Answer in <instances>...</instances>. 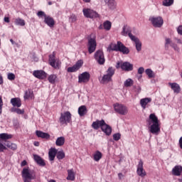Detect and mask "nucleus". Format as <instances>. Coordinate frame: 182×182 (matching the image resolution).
Instances as JSON below:
<instances>
[{
    "label": "nucleus",
    "instance_id": "1",
    "mask_svg": "<svg viewBox=\"0 0 182 182\" xmlns=\"http://www.w3.org/2000/svg\"><path fill=\"white\" fill-rule=\"evenodd\" d=\"M149 127V132L152 134H159L160 133V121L156 114L153 113L149 115V119L148 120Z\"/></svg>",
    "mask_w": 182,
    "mask_h": 182
},
{
    "label": "nucleus",
    "instance_id": "2",
    "mask_svg": "<svg viewBox=\"0 0 182 182\" xmlns=\"http://www.w3.org/2000/svg\"><path fill=\"white\" fill-rule=\"evenodd\" d=\"M92 127L94 130H99V129H101L102 132H105L106 136H110V134H112V127L106 124V122H105L104 119H97L95 122H93Z\"/></svg>",
    "mask_w": 182,
    "mask_h": 182
},
{
    "label": "nucleus",
    "instance_id": "3",
    "mask_svg": "<svg viewBox=\"0 0 182 182\" xmlns=\"http://www.w3.org/2000/svg\"><path fill=\"white\" fill-rule=\"evenodd\" d=\"M108 50L109 52H111V50L121 52L124 55H129V53H130L129 48L124 46L121 41H117V44L111 43L108 47Z\"/></svg>",
    "mask_w": 182,
    "mask_h": 182
},
{
    "label": "nucleus",
    "instance_id": "4",
    "mask_svg": "<svg viewBox=\"0 0 182 182\" xmlns=\"http://www.w3.org/2000/svg\"><path fill=\"white\" fill-rule=\"evenodd\" d=\"M21 177L23 182H32V180H36V173L29 170V168H24L21 171Z\"/></svg>",
    "mask_w": 182,
    "mask_h": 182
},
{
    "label": "nucleus",
    "instance_id": "5",
    "mask_svg": "<svg viewBox=\"0 0 182 182\" xmlns=\"http://www.w3.org/2000/svg\"><path fill=\"white\" fill-rule=\"evenodd\" d=\"M37 16H38V18H44V23L48 26L49 28H53V26H55V23H56V22L55 21V18H53L50 16L46 15L45 11H38Z\"/></svg>",
    "mask_w": 182,
    "mask_h": 182
},
{
    "label": "nucleus",
    "instance_id": "6",
    "mask_svg": "<svg viewBox=\"0 0 182 182\" xmlns=\"http://www.w3.org/2000/svg\"><path fill=\"white\" fill-rule=\"evenodd\" d=\"M58 123H60V126H68L69 123H72V114L70 112H61Z\"/></svg>",
    "mask_w": 182,
    "mask_h": 182
},
{
    "label": "nucleus",
    "instance_id": "7",
    "mask_svg": "<svg viewBox=\"0 0 182 182\" xmlns=\"http://www.w3.org/2000/svg\"><path fill=\"white\" fill-rule=\"evenodd\" d=\"M115 72H116V70L113 67H109L107 70L106 74L102 76V78L101 80L102 83L105 85L106 83H109V82H112V78L114 75Z\"/></svg>",
    "mask_w": 182,
    "mask_h": 182
},
{
    "label": "nucleus",
    "instance_id": "8",
    "mask_svg": "<svg viewBox=\"0 0 182 182\" xmlns=\"http://www.w3.org/2000/svg\"><path fill=\"white\" fill-rule=\"evenodd\" d=\"M113 107L114 112L118 113V114H121L122 116H126L129 113V108L123 104H120L117 102L113 105Z\"/></svg>",
    "mask_w": 182,
    "mask_h": 182
},
{
    "label": "nucleus",
    "instance_id": "9",
    "mask_svg": "<svg viewBox=\"0 0 182 182\" xmlns=\"http://www.w3.org/2000/svg\"><path fill=\"white\" fill-rule=\"evenodd\" d=\"M56 54L53 52L51 55H49L48 62L50 65L52 66L54 69H60L61 62L59 59L56 58Z\"/></svg>",
    "mask_w": 182,
    "mask_h": 182
},
{
    "label": "nucleus",
    "instance_id": "10",
    "mask_svg": "<svg viewBox=\"0 0 182 182\" xmlns=\"http://www.w3.org/2000/svg\"><path fill=\"white\" fill-rule=\"evenodd\" d=\"M117 69L121 68L122 70L125 72H132L133 70V64L129 62L117 63L116 65Z\"/></svg>",
    "mask_w": 182,
    "mask_h": 182
},
{
    "label": "nucleus",
    "instance_id": "11",
    "mask_svg": "<svg viewBox=\"0 0 182 182\" xmlns=\"http://www.w3.org/2000/svg\"><path fill=\"white\" fill-rule=\"evenodd\" d=\"M94 58L99 65H105L106 59H105V53L102 50H98L95 53Z\"/></svg>",
    "mask_w": 182,
    "mask_h": 182
},
{
    "label": "nucleus",
    "instance_id": "12",
    "mask_svg": "<svg viewBox=\"0 0 182 182\" xmlns=\"http://www.w3.org/2000/svg\"><path fill=\"white\" fill-rule=\"evenodd\" d=\"M149 21H151L154 28H161V26H163V23H164V20H163V18L161 16L152 17L149 18Z\"/></svg>",
    "mask_w": 182,
    "mask_h": 182
},
{
    "label": "nucleus",
    "instance_id": "13",
    "mask_svg": "<svg viewBox=\"0 0 182 182\" xmlns=\"http://www.w3.org/2000/svg\"><path fill=\"white\" fill-rule=\"evenodd\" d=\"M97 46V43H96V38H88L87 48H88V52L90 54L93 53V52L96 50Z\"/></svg>",
    "mask_w": 182,
    "mask_h": 182
},
{
    "label": "nucleus",
    "instance_id": "14",
    "mask_svg": "<svg viewBox=\"0 0 182 182\" xmlns=\"http://www.w3.org/2000/svg\"><path fill=\"white\" fill-rule=\"evenodd\" d=\"M83 15L85 18H90V19H93V18H97L99 14L97 12L90 9H84L82 10Z\"/></svg>",
    "mask_w": 182,
    "mask_h": 182
},
{
    "label": "nucleus",
    "instance_id": "15",
    "mask_svg": "<svg viewBox=\"0 0 182 182\" xmlns=\"http://www.w3.org/2000/svg\"><path fill=\"white\" fill-rule=\"evenodd\" d=\"M143 161L140 160L139 161V164L137 165V169H136V174L139 177H146L147 176V173H146V171L144 170V168H143Z\"/></svg>",
    "mask_w": 182,
    "mask_h": 182
},
{
    "label": "nucleus",
    "instance_id": "16",
    "mask_svg": "<svg viewBox=\"0 0 182 182\" xmlns=\"http://www.w3.org/2000/svg\"><path fill=\"white\" fill-rule=\"evenodd\" d=\"M90 80V74L84 72L78 76V83H87Z\"/></svg>",
    "mask_w": 182,
    "mask_h": 182
},
{
    "label": "nucleus",
    "instance_id": "17",
    "mask_svg": "<svg viewBox=\"0 0 182 182\" xmlns=\"http://www.w3.org/2000/svg\"><path fill=\"white\" fill-rule=\"evenodd\" d=\"M82 65L83 61L82 60H80L73 67H69L67 69V72H68V73H73L75 72H77V70H79L80 67Z\"/></svg>",
    "mask_w": 182,
    "mask_h": 182
},
{
    "label": "nucleus",
    "instance_id": "18",
    "mask_svg": "<svg viewBox=\"0 0 182 182\" xmlns=\"http://www.w3.org/2000/svg\"><path fill=\"white\" fill-rule=\"evenodd\" d=\"M121 34L122 35V36H127L128 35L129 38H130L131 40L134 39L136 37L133 36V34H132V28L128 26H123Z\"/></svg>",
    "mask_w": 182,
    "mask_h": 182
},
{
    "label": "nucleus",
    "instance_id": "19",
    "mask_svg": "<svg viewBox=\"0 0 182 182\" xmlns=\"http://www.w3.org/2000/svg\"><path fill=\"white\" fill-rule=\"evenodd\" d=\"M33 75L34 77H36L37 79L43 80V79H46L48 74H46L45 71L41 70H34L33 73Z\"/></svg>",
    "mask_w": 182,
    "mask_h": 182
},
{
    "label": "nucleus",
    "instance_id": "20",
    "mask_svg": "<svg viewBox=\"0 0 182 182\" xmlns=\"http://www.w3.org/2000/svg\"><path fill=\"white\" fill-rule=\"evenodd\" d=\"M33 159L38 166H41V167H45V166H46V163H45V161L40 156L34 154Z\"/></svg>",
    "mask_w": 182,
    "mask_h": 182
},
{
    "label": "nucleus",
    "instance_id": "21",
    "mask_svg": "<svg viewBox=\"0 0 182 182\" xmlns=\"http://www.w3.org/2000/svg\"><path fill=\"white\" fill-rule=\"evenodd\" d=\"M168 45L171 46V48H173V49L177 50V45L174 44L173 41H171V39L166 38H165V49L166 50H168Z\"/></svg>",
    "mask_w": 182,
    "mask_h": 182
},
{
    "label": "nucleus",
    "instance_id": "22",
    "mask_svg": "<svg viewBox=\"0 0 182 182\" xmlns=\"http://www.w3.org/2000/svg\"><path fill=\"white\" fill-rule=\"evenodd\" d=\"M36 135L41 139H46L47 140L48 139H50V135L49 134L39 130L36 131Z\"/></svg>",
    "mask_w": 182,
    "mask_h": 182
},
{
    "label": "nucleus",
    "instance_id": "23",
    "mask_svg": "<svg viewBox=\"0 0 182 182\" xmlns=\"http://www.w3.org/2000/svg\"><path fill=\"white\" fill-rule=\"evenodd\" d=\"M58 154V149H55V148H51L48 152V157H49V160L50 161H53V160H55V157H56Z\"/></svg>",
    "mask_w": 182,
    "mask_h": 182
},
{
    "label": "nucleus",
    "instance_id": "24",
    "mask_svg": "<svg viewBox=\"0 0 182 182\" xmlns=\"http://www.w3.org/2000/svg\"><path fill=\"white\" fill-rule=\"evenodd\" d=\"M11 104L14 107H21L22 106V102L21 99L18 97H14L11 100Z\"/></svg>",
    "mask_w": 182,
    "mask_h": 182
},
{
    "label": "nucleus",
    "instance_id": "25",
    "mask_svg": "<svg viewBox=\"0 0 182 182\" xmlns=\"http://www.w3.org/2000/svg\"><path fill=\"white\" fill-rule=\"evenodd\" d=\"M87 114V108L86 105H82L78 108V114L80 117H83L85 114Z\"/></svg>",
    "mask_w": 182,
    "mask_h": 182
},
{
    "label": "nucleus",
    "instance_id": "26",
    "mask_svg": "<svg viewBox=\"0 0 182 182\" xmlns=\"http://www.w3.org/2000/svg\"><path fill=\"white\" fill-rule=\"evenodd\" d=\"M182 173V166H176L172 169V174L173 176H181Z\"/></svg>",
    "mask_w": 182,
    "mask_h": 182
},
{
    "label": "nucleus",
    "instance_id": "27",
    "mask_svg": "<svg viewBox=\"0 0 182 182\" xmlns=\"http://www.w3.org/2000/svg\"><path fill=\"white\" fill-rule=\"evenodd\" d=\"M168 85L171 87L174 93H180V85L176 82H168Z\"/></svg>",
    "mask_w": 182,
    "mask_h": 182
},
{
    "label": "nucleus",
    "instance_id": "28",
    "mask_svg": "<svg viewBox=\"0 0 182 182\" xmlns=\"http://www.w3.org/2000/svg\"><path fill=\"white\" fill-rule=\"evenodd\" d=\"M131 41L135 43L137 52H140V50H141V42H140V40L136 37H134V38L131 39Z\"/></svg>",
    "mask_w": 182,
    "mask_h": 182
},
{
    "label": "nucleus",
    "instance_id": "29",
    "mask_svg": "<svg viewBox=\"0 0 182 182\" xmlns=\"http://www.w3.org/2000/svg\"><path fill=\"white\" fill-rule=\"evenodd\" d=\"M150 102H151V98H143L140 100V105L141 107L146 109V106H147Z\"/></svg>",
    "mask_w": 182,
    "mask_h": 182
},
{
    "label": "nucleus",
    "instance_id": "30",
    "mask_svg": "<svg viewBox=\"0 0 182 182\" xmlns=\"http://www.w3.org/2000/svg\"><path fill=\"white\" fill-rule=\"evenodd\" d=\"M109 9H116V1L114 0H105Z\"/></svg>",
    "mask_w": 182,
    "mask_h": 182
},
{
    "label": "nucleus",
    "instance_id": "31",
    "mask_svg": "<svg viewBox=\"0 0 182 182\" xmlns=\"http://www.w3.org/2000/svg\"><path fill=\"white\" fill-rule=\"evenodd\" d=\"M5 146L8 147V149H10L11 150H13V151H15L18 149V145L16 144H14L12 142L7 141L5 144Z\"/></svg>",
    "mask_w": 182,
    "mask_h": 182
},
{
    "label": "nucleus",
    "instance_id": "32",
    "mask_svg": "<svg viewBox=\"0 0 182 182\" xmlns=\"http://www.w3.org/2000/svg\"><path fill=\"white\" fill-rule=\"evenodd\" d=\"M67 180H70V181H74V180H75V172H73V169L68 170Z\"/></svg>",
    "mask_w": 182,
    "mask_h": 182
},
{
    "label": "nucleus",
    "instance_id": "33",
    "mask_svg": "<svg viewBox=\"0 0 182 182\" xmlns=\"http://www.w3.org/2000/svg\"><path fill=\"white\" fill-rule=\"evenodd\" d=\"M55 144L58 147L63 146V144H65V138L63 136H60L57 138L55 141Z\"/></svg>",
    "mask_w": 182,
    "mask_h": 182
},
{
    "label": "nucleus",
    "instance_id": "34",
    "mask_svg": "<svg viewBox=\"0 0 182 182\" xmlns=\"http://www.w3.org/2000/svg\"><path fill=\"white\" fill-rule=\"evenodd\" d=\"M102 152H100V151H95V153L93 155V159L95 161H99L100 159H102Z\"/></svg>",
    "mask_w": 182,
    "mask_h": 182
},
{
    "label": "nucleus",
    "instance_id": "35",
    "mask_svg": "<svg viewBox=\"0 0 182 182\" xmlns=\"http://www.w3.org/2000/svg\"><path fill=\"white\" fill-rule=\"evenodd\" d=\"M56 79H58V76L55 74H52L48 76V80L51 83V85H54L56 82Z\"/></svg>",
    "mask_w": 182,
    "mask_h": 182
},
{
    "label": "nucleus",
    "instance_id": "36",
    "mask_svg": "<svg viewBox=\"0 0 182 182\" xmlns=\"http://www.w3.org/2000/svg\"><path fill=\"white\" fill-rule=\"evenodd\" d=\"M15 25H19L20 26H25V20L18 18L14 21Z\"/></svg>",
    "mask_w": 182,
    "mask_h": 182
},
{
    "label": "nucleus",
    "instance_id": "37",
    "mask_svg": "<svg viewBox=\"0 0 182 182\" xmlns=\"http://www.w3.org/2000/svg\"><path fill=\"white\" fill-rule=\"evenodd\" d=\"M0 139L4 141L9 140V139H12V135L6 133L0 134Z\"/></svg>",
    "mask_w": 182,
    "mask_h": 182
},
{
    "label": "nucleus",
    "instance_id": "38",
    "mask_svg": "<svg viewBox=\"0 0 182 182\" xmlns=\"http://www.w3.org/2000/svg\"><path fill=\"white\" fill-rule=\"evenodd\" d=\"M103 26L105 31H110V29H112V22L106 21L104 23Z\"/></svg>",
    "mask_w": 182,
    "mask_h": 182
},
{
    "label": "nucleus",
    "instance_id": "39",
    "mask_svg": "<svg viewBox=\"0 0 182 182\" xmlns=\"http://www.w3.org/2000/svg\"><path fill=\"white\" fill-rule=\"evenodd\" d=\"M11 112H13V113H17V114H23V113H25L24 109H21L19 108H12Z\"/></svg>",
    "mask_w": 182,
    "mask_h": 182
},
{
    "label": "nucleus",
    "instance_id": "40",
    "mask_svg": "<svg viewBox=\"0 0 182 182\" xmlns=\"http://www.w3.org/2000/svg\"><path fill=\"white\" fill-rule=\"evenodd\" d=\"M174 4V0H164L163 6H171Z\"/></svg>",
    "mask_w": 182,
    "mask_h": 182
},
{
    "label": "nucleus",
    "instance_id": "41",
    "mask_svg": "<svg viewBox=\"0 0 182 182\" xmlns=\"http://www.w3.org/2000/svg\"><path fill=\"white\" fill-rule=\"evenodd\" d=\"M65 156V152H63V151H57L56 157L58 160H63Z\"/></svg>",
    "mask_w": 182,
    "mask_h": 182
},
{
    "label": "nucleus",
    "instance_id": "42",
    "mask_svg": "<svg viewBox=\"0 0 182 182\" xmlns=\"http://www.w3.org/2000/svg\"><path fill=\"white\" fill-rule=\"evenodd\" d=\"M145 73L147 75L148 77H149V79H151V77H154V73H153V70H151V69H146L145 70Z\"/></svg>",
    "mask_w": 182,
    "mask_h": 182
},
{
    "label": "nucleus",
    "instance_id": "43",
    "mask_svg": "<svg viewBox=\"0 0 182 182\" xmlns=\"http://www.w3.org/2000/svg\"><path fill=\"white\" fill-rule=\"evenodd\" d=\"M133 80L129 78L124 82L125 87H130V86H133Z\"/></svg>",
    "mask_w": 182,
    "mask_h": 182
},
{
    "label": "nucleus",
    "instance_id": "44",
    "mask_svg": "<svg viewBox=\"0 0 182 182\" xmlns=\"http://www.w3.org/2000/svg\"><path fill=\"white\" fill-rule=\"evenodd\" d=\"M33 96V91L31 90H28V91L26 92L24 98L25 99H29V97H32Z\"/></svg>",
    "mask_w": 182,
    "mask_h": 182
},
{
    "label": "nucleus",
    "instance_id": "45",
    "mask_svg": "<svg viewBox=\"0 0 182 182\" xmlns=\"http://www.w3.org/2000/svg\"><path fill=\"white\" fill-rule=\"evenodd\" d=\"M122 137V135L119 133L114 134H113V139L115 141H119V139Z\"/></svg>",
    "mask_w": 182,
    "mask_h": 182
},
{
    "label": "nucleus",
    "instance_id": "46",
    "mask_svg": "<svg viewBox=\"0 0 182 182\" xmlns=\"http://www.w3.org/2000/svg\"><path fill=\"white\" fill-rule=\"evenodd\" d=\"M69 21L70 22H71V23H75V21H77V17L75 15L73 14L70 16L69 18Z\"/></svg>",
    "mask_w": 182,
    "mask_h": 182
},
{
    "label": "nucleus",
    "instance_id": "47",
    "mask_svg": "<svg viewBox=\"0 0 182 182\" xmlns=\"http://www.w3.org/2000/svg\"><path fill=\"white\" fill-rule=\"evenodd\" d=\"M9 80H15V74L9 73L7 75Z\"/></svg>",
    "mask_w": 182,
    "mask_h": 182
},
{
    "label": "nucleus",
    "instance_id": "48",
    "mask_svg": "<svg viewBox=\"0 0 182 182\" xmlns=\"http://www.w3.org/2000/svg\"><path fill=\"white\" fill-rule=\"evenodd\" d=\"M6 149H7L6 146L4 145V144L0 142V153H3V151Z\"/></svg>",
    "mask_w": 182,
    "mask_h": 182
},
{
    "label": "nucleus",
    "instance_id": "49",
    "mask_svg": "<svg viewBox=\"0 0 182 182\" xmlns=\"http://www.w3.org/2000/svg\"><path fill=\"white\" fill-rule=\"evenodd\" d=\"M138 73L139 75H143L144 73V68L141 67L138 69Z\"/></svg>",
    "mask_w": 182,
    "mask_h": 182
},
{
    "label": "nucleus",
    "instance_id": "50",
    "mask_svg": "<svg viewBox=\"0 0 182 182\" xmlns=\"http://www.w3.org/2000/svg\"><path fill=\"white\" fill-rule=\"evenodd\" d=\"M2 106H4V102L2 101V97H0V114L2 113Z\"/></svg>",
    "mask_w": 182,
    "mask_h": 182
},
{
    "label": "nucleus",
    "instance_id": "51",
    "mask_svg": "<svg viewBox=\"0 0 182 182\" xmlns=\"http://www.w3.org/2000/svg\"><path fill=\"white\" fill-rule=\"evenodd\" d=\"M26 164H28V162H26V161L23 160L21 162V167H25V166H26Z\"/></svg>",
    "mask_w": 182,
    "mask_h": 182
},
{
    "label": "nucleus",
    "instance_id": "52",
    "mask_svg": "<svg viewBox=\"0 0 182 182\" xmlns=\"http://www.w3.org/2000/svg\"><path fill=\"white\" fill-rule=\"evenodd\" d=\"M179 146L182 149V136L179 139Z\"/></svg>",
    "mask_w": 182,
    "mask_h": 182
},
{
    "label": "nucleus",
    "instance_id": "53",
    "mask_svg": "<svg viewBox=\"0 0 182 182\" xmlns=\"http://www.w3.org/2000/svg\"><path fill=\"white\" fill-rule=\"evenodd\" d=\"M4 22H6L7 23H9V17H4Z\"/></svg>",
    "mask_w": 182,
    "mask_h": 182
},
{
    "label": "nucleus",
    "instance_id": "54",
    "mask_svg": "<svg viewBox=\"0 0 182 182\" xmlns=\"http://www.w3.org/2000/svg\"><path fill=\"white\" fill-rule=\"evenodd\" d=\"M4 84V78L2 77V75H0V85Z\"/></svg>",
    "mask_w": 182,
    "mask_h": 182
},
{
    "label": "nucleus",
    "instance_id": "55",
    "mask_svg": "<svg viewBox=\"0 0 182 182\" xmlns=\"http://www.w3.org/2000/svg\"><path fill=\"white\" fill-rule=\"evenodd\" d=\"M34 146H36V147H39V142L38 141H35L34 142Z\"/></svg>",
    "mask_w": 182,
    "mask_h": 182
},
{
    "label": "nucleus",
    "instance_id": "56",
    "mask_svg": "<svg viewBox=\"0 0 182 182\" xmlns=\"http://www.w3.org/2000/svg\"><path fill=\"white\" fill-rule=\"evenodd\" d=\"M118 177L119 178L122 179V177H123V173H118Z\"/></svg>",
    "mask_w": 182,
    "mask_h": 182
},
{
    "label": "nucleus",
    "instance_id": "57",
    "mask_svg": "<svg viewBox=\"0 0 182 182\" xmlns=\"http://www.w3.org/2000/svg\"><path fill=\"white\" fill-rule=\"evenodd\" d=\"M10 42L12 43V45H15V41H14L13 39H10Z\"/></svg>",
    "mask_w": 182,
    "mask_h": 182
},
{
    "label": "nucleus",
    "instance_id": "58",
    "mask_svg": "<svg viewBox=\"0 0 182 182\" xmlns=\"http://www.w3.org/2000/svg\"><path fill=\"white\" fill-rule=\"evenodd\" d=\"M143 77V75L141 74H139V76L138 77V80H140V79Z\"/></svg>",
    "mask_w": 182,
    "mask_h": 182
},
{
    "label": "nucleus",
    "instance_id": "59",
    "mask_svg": "<svg viewBox=\"0 0 182 182\" xmlns=\"http://www.w3.org/2000/svg\"><path fill=\"white\" fill-rule=\"evenodd\" d=\"M48 182H56V181L53 180V179H51Z\"/></svg>",
    "mask_w": 182,
    "mask_h": 182
},
{
    "label": "nucleus",
    "instance_id": "60",
    "mask_svg": "<svg viewBox=\"0 0 182 182\" xmlns=\"http://www.w3.org/2000/svg\"><path fill=\"white\" fill-rule=\"evenodd\" d=\"M84 1V2H90V0H83Z\"/></svg>",
    "mask_w": 182,
    "mask_h": 182
},
{
    "label": "nucleus",
    "instance_id": "61",
    "mask_svg": "<svg viewBox=\"0 0 182 182\" xmlns=\"http://www.w3.org/2000/svg\"><path fill=\"white\" fill-rule=\"evenodd\" d=\"M178 181H179V182H182V178H178Z\"/></svg>",
    "mask_w": 182,
    "mask_h": 182
},
{
    "label": "nucleus",
    "instance_id": "62",
    "mask_svg": "<svg viewBox=\"0 0 182 182\" xmlns=\"http://www.w3.org/2000/svg\"><path fill=\"white\" fill-rule=\"evenodd\" d=\"M178 43H181V40L178 39Z\"/></svg>",
    "mask_w": 182,
    "mask_h": 182
},
{
    "label": "nucleus",
    "instance_id": "63",
    "mask_svg": "<svg viewBox=\"0 0 182 182\" xmlns=\"http://www.w3.org/2000/svg\"><path fill=\"white\" fill-rule=\"evenodd\" d=\"M102 28L103 27L102 26V25L99 26V29H102Z\"/></svg>",
    "mask_w": 182,
    "mask_h": 182
},
{
    "label": "nucleus",
    "instance_id": "64",
    "mask_svg": "<svg viewBox=\"0 0 182 182\" xmlns=\"http://www.w3.org/2000/svg\"><path fill=\"white\" fill-rule=\"evenodd\" d=\"M48 5H52V1H49Z\"/></svg>",
    "mask_w": 182,
    "mask_h": 182
}]
</instances>
